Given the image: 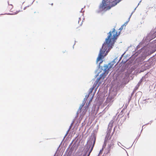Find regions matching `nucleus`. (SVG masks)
Listing matches in <instances>:
<instances>
[{
    "label": "nucleus",
    "mask_w": 156,
    "mask_h": 156,
    "mask_svg": "<svg viewBox=\"0 0 156 156\" xmlns=\"http://www.w3.org/2000/svg\"><path fill=\"white\" fill-rule=\"evenodd\" d=\"M100 79V78H99L98 77V78H96V80L95 81L94 83H96V84H97V83H98Z\"/></svg>",
    "instance_id": "4be33fe9"
},
{
    "label": "nucleus",
    "mask_w": 156,
    "mask_h": 156,
    "mask_svg": "<svg viewBox=\"0 0 156 156\" xmlns=\"http://www.w3.org/2000/svg\"><path fill=\"white\" fill-rule=\"evenodd\" d=\"M145 128V127H143V129L144 128Z\"/></svg>",
    "instance_id": "e2e57ef3"
},
{
    "label": "nucleus",
    "mask_w": 156,
    "mask_h": 156,
    "mask_svg": "<svg viewBox=\"0 0 156 156\" xmlns=\"http://www.w3.org/2000/svg\"><path fill=\"white\" fill-rule=\"evenodd\" d=\"M124 26V25H123L119 29L120 31L118 33L115 31V28H113L112 31H110L108 33V35L100 50L96 60V63L98 68H113V67L115 68H122L123 67L125 62H123V61L119 64V67L118 63H116L115 59L108 64L106 63L105 62L102 60L99 63L98 62L101 61L107 55L109 50L112 48L115 40L120 34V32L123 29Z\"/></svg>",
    "instance_id": "f257e3e1"
},
{
    "label": "nucleus",
    "mask_w": 156,
    "mask_h": 156,
    "mask_svg": "<svg viewBox=\"0 0 156 156\" xmlns=\"http://www.w3.org/2000/svg\"><path fill=\"white\" fill-rule=\"evenodd\" d=\"M90 109H89V111H88V112H89V114H90Z\"/></svg>",
    "instance_id": "6e6d98bb"
},
{
    "label": "nucleus",
    "mask_w": 156,
    "mask_h": 156,
    "mask_svg": "<svg viewBox=\"0 0 156 156\" xmlns=\"http://www.w3.org/2000/svg\"><path fill=\"white\" fill-rule=\"evenodd\" d=\"M125 110H123V109L120 112L119 114L121 115L120 118H122L123 116V114Z\"/></svg>",
    "instance_id": "a211bd4d"
},
{
    "label": "nucleus",
    "mask_w": 156,
    "mask_h": 156,
    "mask_svg": "<svg viewBox=\"0 0 156 156\" xmlns=\"http://www.w3.org/2000/svg\"><path fill=\"white\" fill-rule=\"evenodd\" d=\"M119 129H120V128H119Z\"/></svg>",
    "instance_id": "69168bd1"
},
{
    "label": "nucleus",
    "mask_w": 156,
    "mask_h": 156,
    "mask_svg": "<svg viewBox=\"0 0 156 156\" xmlns=\"http://www.w3.org/2000/svg\"><path fill=\"white\" fill-rule=\"evenodd\" d=\"M142 69V70H141L140 71V73L144 72V71L146 70L147 69Z\"/></svg>",
    "instance_id": "c756f323"
},
{
    "label": "nucleus",
    "mask_w": 156,
    "mask_h": 156,
    "mask_svg": "<svg viewBox=\"0 0 156 156\" xmlns=\"http://www.w3.org/2000/svg\"><path fill=\"white\" fill-rule=\"evenodd\" d=\"M127 24V22H126V23H125L123 25H125V26H126V24Z\"/></svg>",
    "instance_id": "de8ad7c7"
},
{
    "label": "nucleus",
    "mask_w": 156,
    "mask_h": 156,
    "mask_svg": "<svg viewBox=\"0 0 156 156\" xmlns=\"http://www.w3.org/2000/svg\"><path fill=\"white\" fill-rule=\"evenodd\" d=\"M131 100V97H130L129 98H128V102H129Z\"/></svg>",
    "instance_id": "c9c22d12"
},
{
    "label": "nucleus",
    "mask_w": 156,
    "mask_h": 156,
    "mask_svg": "<svg viewBox=\"0 0 156 156\" xmlns=\"http://www.w3.org/2000/svg\"><path fill=\"white\" fill-rule=\"evenodd\" d=\"M102 156H104V155H103Z\"/></svg>",
    "instance_id": "338daca9"
},
{
    "label": "nucleus",
    "mask_w": 156,
    "mask_h": 156,
    "mask_svg": "<svg viewBox=\"0 0 156 156\" xmlns=\"http://www.w3.org/2000/svg\"><path fill=\"white\" fill-rule=\"evenodd\" d=\"M95 78V77L94 79H92V80H93L94 81V79H95V78Z\"/></svg>",
    "instance_id": "864d4df0"
},
{
    "label": "nucleus",
    "mask_w": 156,
    "mask_h": 156,
    "mask_svg": "<svg viewBox=\"0 0 156 156\" xmlns=\"http://www.w3.org/2000/svg\"><path fill=\"white\" fill-rule=\"evenodd\" d=\"M89 103H87H87L85 105L84 107V109L82 112V113L84 115L85 114L88 110L89 109Z\"/></svg>",
    "instance_id": "0eeeda50"
},
{
    "label": "nucleus",
    "mask_w": 156,
    "mask_h": 156,
    "mask_svg": "<svg viewBox=\"0 0 156 156\" xmlns=\"http://www.w3.org/2000/svg\"><path fill=\"white\" fill-rule=\"evenodd\" d=\"M83 21L81 20L80 18H79V20L78 21V24L79 26H81L82 24Z\"/></svg>",
    "instance_id": "f3484780"
},
{
    "label": "nucleus",
    "mask_w": 156,
    "mask_h": 156,
    "mask_svg": "<svg viewBox=\"0 0 156 156\" xmlns=\"http://www.w3.org/2000/svg\"><path fill=\"white\" fill-rule=\"evenodd\" d=\"M107 142H105V141H104V144L102 146V149H104L105 148V147L106 146V145H107Z\"/></svg>",
    "instance_id": "6ab92c4d"
},
{
    "label": "nucleus",
    "mask_w": 156,
    "mask_h": 156,
    "mask_svg": "<svg viewBox=\"0 0 156 156\" xmlns=\"http://www.w3.org/2000/svg\"><path fill=\"white\" fill-rule=\"evenodd\" d=\"M126 119V117H125L124 118V119H123L122 122V123H121V122H120V123L121 124L120 126H121V125H122V123L125 121V120Z\"/></svg>",
    "instance_id": "c85d7f7f"
},
{
    "label": "nucleus",
    "mask_w": 156,
    "mask_h": 156,
    "mask_svg": "<svg viewBox=\"0 0 156 156\" xmlns=\"http://www.w3.org/2000/svg\"><path fill=\"white\" fill-rule=\"evenodd\" d=\"M151 33V34H153V35L154 37H156V29H154L153 30H152Z\"/></svg>",
    "instance_id": "4468645a"
},
{
    "label": "nucleus",
    "mask_w": 156,
    "mask_h": 156,
    "mask_svg": "<svg viewBox=\"0 0 156 156\" xmlns=\"http://www.w3.org/2000/svg\"><path fill=\"white\" fill-rule=\"evenodd\" d=\"M112 128L108 127L107 130L106 131V134L110 135L112 130Z\"/></svg>",
    "instance_id": "f8f14e48"
},
{
    "label": "nucleus",
    "mask_w": 156,
    "mask_h": 156,
    "mask_svg": "<svg viewBox=\"0 0 156 156\" xmlns=\"http://www.w3.org/2000/svg\"><path fill=\"white\" fill-rule=\"evenodd\" d=\"M135 105H136V103H135Z\"/></svg>",
    "instance_id": "680f3d73"
},
{
    "label": "nucleus",
    "mask_w": 156,
    "mask_h": 156,
    "mask_svg": "<svg viewBox=\"0 0 156 156\" xmlns=\"http://www.w3.org/2000/svg\"><path fill=\"white\" fill-rule=\"evenodd\" d=\"M110 0H103L101 4L99 6V9L101 10H109L111 7L110 6Z\"/></svg>",
    "instance_id": "20e7f679"
},
{
    "label": "nucleus",
    "mask_w": 156,
    "mask_h": 156,
    "mask_svg": "<svg viewBox=\"0 0 156 156\" xmlns=\"http://www.w3.org/2000/svg\"><path fill=\"white\" fill-rule=\"evenodd\" d=\"M13 8V6L12 5L10 4L9 5V3H8V6L7 7V9L8 10L11 11L12 8Z\"/></svg>",
    "instance_id": "dca6fc26"
},
{
    "label": "nucleus",
    "mask_w": 156,
    "mask_h": 156,
    "mask_svg": "<svg viewBox=\"0 0 156 156\" xmlns=\"http://www.w3.org/2000/svg\"><path fill=\"white\" fill-rule=\"evenodd\" d=\"M94 96V94H93L92 96V97H91V98H93V97Z\"/></svg>",
    "instance_id": "13d9d810"
},
{
    "label": "nucleus",
    "mask_w": 156,
    "mask_h": 156,
    "mask_svg": "<svg viewBox=\"0 0 156 156\" xmlns=\"http://www.w3.org/2000/svg\"><path fill=\"white\" fill-rule=\"evenodd\" d=\"M94 88V87H91L90 88L88 91L89 94H90L92 92V91L93 90Z\"/></svg>",
    "instance_id": "aec40b11"
},
{
    "label": "nucleus",
    "mask_w": 156,
    "mask_h": 156,
    "mask_svg": "<svg viewBox=\"0 0 156 156\" xmlns=\"http://www.w3.org/2000/svg\"><path fill=\"white\" fill-rule=\"evenodd\" d=\"M138 104H139V106L140 107V109H141V107L140 106V105H139V102H138Z\"/></svg>",
    "instance_id": "8fccbe9b"
},
{
    "label": "nucleus",
    "mask_w": 156,
    "mask_h": 156,
    "mask_svg": "<svg viewBox=\"0 0 156 156\" xmlns=\"http://www.w3.org/2000/svg\"><path fill=\"white\" fill-rule=\"evenodd\" d=\"M147 100V99L144 100L143 101H145V102H144V103H147L148 102L147 101H146V100Z\"/></svg>",
    "instance_id": "e433bc0d"
},
{
    "label": "nucleus",
    "mask_w": 156,
    "mask_h": 156,
    "mask_svg": "<svg viewBox=\"0 0 156 156\" xmlns=\"http://www.w3.org/2000/svg\"><path fill=\"white\" fill-rule=\"evenodd\" d=\"M114 121L112 120L109 123L108 125V127L112 128V127L113 126V123Z\"/></svg>",
    "instance_id": "ddd939ff"
},
{
    "label": "nucleus",
    "mask_w": 156,
    "mask_h": 156,
    "mask_svg": "<svg viewBox=\"0 0 156 156\" xmlns=\"http://www.w3.org/2000/svg\"><path fill=\"white\" fill-rule=\"evenodd\" d=\"M130 111H129V112L127 113V116L128 117V118L129 117V114L130 112Z\"/></svg>",
    "instance_id": "72a5a7b5"
},
{
    "label": "nucleus",
    "mask_w": 156,
    "mask_h": 156,
    "mask_svg": "<svg viewBox=\"0 0 156 156\" xmlns=\"http://www.w3.org/2000/svg\"><path fill=\"white\" fill-rule=\"evenodd\" d=\"M51 4V5H53V3H52V4Z\"/></svg>",
    "instance_id": "052dcab7"
},
{
    "label": "nucleus",
    "mask_w": 156,
    "mask_h": 156,
    "mask_svg": "<svg viewBox=\"0 0 156 156\" xmlns=\"http://www.w3.org/2000/svg\"><path fill=\"white\" fill-rule=\"evenodd\" d=\"M98 156H99V155H98Z\"/></svg>",
    "instance_id": "774afa93"
},
{
    "label": "nucleus",
    "mask_w": 156,
    "mask_h": 156,
    "mask_svg": "<svg viewBox=\"0 0 156 156\" xmlns=\"http://www.w3.org/2000/svg\"><path fill=\"white\" fill-rule=\"evenodd\" d=\"M97 84H96L95 83H94L92 87H94V88L96 86Z\"/></svg>",
    "instance_id": "473e14b6"
},
{
    "label": "nucleus",
    "mask_w": 156,
    "mask_h": 156,
    "mask_svg": "<svg viewBox=\"0 0 156 156\" xmlns=\"http://www.w3.org/2000/svg\"><path fill=\"white\" fill-rule=\"evenodd\" d=\"M120 116H121V115H119H119H118V116H117V118H116V120H117V119L119 118V117H120Z\"/></svg>",
    "instance_id": "ea45409f"
},
{
    "label": "nucleus",
    "mask_w": 156,
    "mask_h": 156,
    "mask_svg": "<svg viewBox=\"0 0 156 156\" xmlns=\"http://www.w3.org/2000/svg\"><path fill=\"white\" fill-rule=\"evenodd\" d=\"M69 129H68V130H67V131H66V134L65 135V136H64V138H63V139L62 140L61 143L62 142V141H63V140H64V139L65 138V137L67 135V134L68 133V132H69Z\"/></svg>",
    "instance_id": "393cba45"
},
{
    "label": "nucleus",
    "mask_w": 156,
    "mask_h": 156,
    "mask_svg": "<svg viewBox=\"0 0 156 156\" xmlns=\"http://www.w3.org/2000/svg\"><path fill=\"white\" fill-rule=\"evenodd\" d=\"M86 101H84V100L83 99L82 103L80 105L83 107V106L85 105Z\"/></svg>",
    "instance_id": "a878e982"
},
{
    "label": "nucleus",
    "mask_w": 156,
    "mask_h": 156,
    "mask_svg": "<svg viewBox=\"0 0 156 156\" xmlns=\"http://www.w3.org/2000/svg\"><path fill=\"white\" fill-rule=\"evenodd\" d=\"M138 87H136V88H135V89H138Z\"/></svg>",
    "instance_id": "603ef678"
},
{
    "label": "nucleus",
    "mask_w": 156,
    "mask_h": 156,
    "mask_svg": "<svg viewBox=\"0 0 156 156\" xmlns=\"http://www.w3.org/2000/svg\"><path fill=\"white\" fill-rule=\"evenodd\" d=\"M105 75L104 72H103L98 77L100 78V79H104L105 77H106V76H105Z\"/></svg>",
    "instance_id": "9b49d317"
},
{
    "label": "nucleus",
    "mask_w": 156,
    "mask_h": 156,
    "mask_svg": "<svg viewBox=\"0 0 156 156\" xmlns=\"http://www.w3.org/2000/svg\"><path fill=\"white\" fill-rule=\"evenodd\" d=\"M112 138V136H110V135L106 134L105 138V142H108L109 141L111 140Z\"/></svg>",
    "instance_id": "6e6552de"
},
{
    "label": "nucleus",
    "mask_w": 156,
    "mask_h": 156,
    "mask_svg": "<svg viewBox=\"0 0 156 156\" xmlns=\"http://www.w3.org/2000/svg\"><path fill=\"white\" fill-rule=\"evenodd\" d=\"M115 144L111 142L110 144L108 145V147H107L105 150V156L106 155L110 153V151L111 149H112L114 147Z\"/></svg>",
    "instance_id": "39448f33"
},
{
    "label": "nucleus",
    "mask_w": 156,
    "mask_h": 156,
    "mask_svg": "<svg viewBox=\"0 0 156 156\" xmlns=\"http://www.w3.org/2000/svg\"><path fill=\"white\" fill-rule=\"evenodd\" d=\"M103 150V149H101L100 150L99 153L98 154V155H99L100 154H102V150Z\"/></svg>",
    "instance_id": "2f4dec72"
},
{
    "label": "nucleus",
    "mask_w": 156,
    "mask_h": 156,
    "mask_svg": "<svg viewBox=\"0 0 156 156\" xmlns=\"http://www.w3.org/2000/svg\"><path fill=\"white\" fill-rule=\"evenodd\" d=\"M116 126H115L114 128V129H113V131L114 132V131L115 130V128H116Z\"/></svg>",
    "instance_id": "49530a36"
},
{
    "label": "nucleus",
    "mask_w": 156,
    "mask_h": 156,
    "mask_svg": "<svg viewBox=\"0 0 156 156\" xmlns=\"http://www.w3.org/2000/svg\"><path fill=\"white\" fill-rule=\"evenodd\" d=\"M118 145L119 146H120V145H119V144L122 145L121 144L120 142H118Z\"/></svg>",
    "instance_id": "79ce46f5"
},
{
    "label": "nucleus",
    "mask_w": 156,
    "mask_h": 156,
    "mask_svg": "<svg viewBox=\"0 0 156 156\" xmlns=\"http://www.w3.org/2000/svg\"><path fill=\"white\" fill-rule=\"evenodd\" d=\"M71 126H70L69 127V130L71 128Z\"/></svg>",
    "instance_id": "3c124183"
},
{
    "label": "nucleus",
    "mask_w": 156,
    "mask_h": 156,
    "mask_svg": "<svg viewBox=\"0 0 156 156\" xmlns=\"http://www.w3.org/2000/svg\"><path fill=\"white\" fill-rule=\"evenodd\" d=\"M128 104L127 103H126L125 104V106L124 108H123V110H125V109H126L128 106Z\"/></svg>",
    "instance_id": "bb28decb"
},
{
    "label": "nucleus",
    "mask_w": 156,
    "mask_h": 156,
    "mask_svg": "<svg viewBox=\"0 0 156 156\" xmlns=\"http://www.w3.org/2000/svg\"><path fill=\"white\" fill-rule=\"evenodd\" d=\"M149 123H146V124L143 125L142 126V129L141 130L140 133V134H141V133H142V130H143V127H144L145 125H147L149 124Z\"/></svg>",
    "instance_id": "cd10ccee"
},
{
    "label": "nucleus",
    "mask_w": 156,
    "mask_h": 156,
    "mask_svg": "<svg viewBox=\"0 0 156 156\" xmlns=\"http://www.w3.org/2000/svg\"><path fill=\"white\" fill-rule=\"evenodd\" d=\"M153 71V69H151V70L147 73L145 74V75L142 76V78L140 79V80H141V83L142 84V82L143 81H145L146 80V79L149 76V74H151V73Z\"/></svg>",
    "instance_id": "423d86ee"
},
{
    "label": "nucleus",
    "mask_w": 156,
    "mask_h": 156,
    "mask_svg": "<svg viewBox=\"0 0 156 156\" xmlns=\"http://www.w3.org/2000/svg\"><path fill=\"white\" fill-rule=\"evenodd\" d=\"M145 67H146L151 68V65H149L148 67H147V66H146V64H145Z\"/></svg>",
    "instance_id": "f704fd0d"
},
{
    "label": "nucleus",
    "mask_w": 156,
    "mask_h": 156,
    "mask_svg": "<svg viewBox=\"0 0 156 156\" xmlns=\"http://www.w3.org/2000/svg\"><path fill=\"white\" fill-rule=\"evenodd\" d=\"M116 141V138H115V137H113L112 139V140L111 142L113 144H115V142Z\"/></svg>",
    "instance_id": "412c9836"
},
{
    "label": "nucleus",
    "mask_w": 156,
    "mask_h": 156,
    "mask_svg": "<svg viewBox=\"0 0 156 156\" xmlns=\"http://www.w3.org/2000/svg\"><path fill=\"white\" fill-rule=\"evenodd\" d=\"M153 121V120H151L149 123V124H151V123Z\"/></svg>",
    "instance_id": "37998d69"
},
{
    "label": "nucleus",
    "mask_w": 156,
    "mask_h": 156,
    "mask_svg": "<svg viewBox=\"0 0 156 156\" xmlns=\"http://www.w3.org/2000/svg\"><path fill=\"white\" fill-rule=\"evenodd\" d=\"M116 115H117V114H116V115L115 116H113V119H115V118L116 117Z\"/></svg>",
    "instance_id": "58836bf2"
},
{
    "label": "nucleus",
    "mask_w": 156,
    "mask_h": 156,
    "mask_svg": "<svg viewBox=\"0 0 156 156\" xmlns=\"http://www.w3.org/2000/svg\"><path fill=\"white\" fill-rule=\"evenodd\" d=\"M136 69H96L95 71V73L99 71L98 73L94 76L96 78L99 76V74L102 70L105 73V76H106L108 74L110 71H115L114 73L115 74V77L118 83L121 84L125 81V79L127 77L128 75L129 74L127 73V71L129 69L130 71V73H131L133 71H134Z\"/></svg>",
    "instance_id": "f03ea898"
},
{
    "label": "nucleus",
    "mask_w": 156,
    "mask_h": 156,
    "mask_svg": "<svg viewBox=\"0 0 156 156\" xmlns=\"http://www.w3.org/2000/svg\"><path fill=\"white\" fill-rule=\"evenodd\" d=\"M141 80H140V81H139V82H138V83L137 85H136V86L135 87V88H136V87H139V86L142 84L141 83Z\"/></svg>",
    "instance_id": "5701e85b"
},
{
    "label": "nucleus",
    "mask_w": 156,
    "mask_h": 156,
    "mask_svg": "<svg viewBox=\"0 0 156 156\" xmlns=\"http://www.w3.org/2000/svg\"><path fill=\"white\" fill-rule=\"evenodd\" d=\"M113 133H114V131H113V132L111 133V135H110V136H112L113 135Z\"/></svg>",
    "instance_id": "c03bdc74"
},
{
    "label": "nucleus",
    "mask_w": 156,
    "mask_h": 156,
    "mask_svg": "<svg viewBox=\"0 0 156 156\" xmlns=\"http://www.w3.org/2000/svg\"><path fill=\"white\" fill-rule=\"evenodd\" d=\"M121 58H122V57H121L120 58V59L119 60L121 59Z\"/></svg>",
    "instance_id": "0e129e2a"
},
{
    "label": "nucleus",
    "mask_w": 156,
    "mask_h": 156,
    "mask_svg": "<svg viewBox=\"0 0 156 156\" xmlns=\"http://www.w3.org/2000/svg\"><path fill=\"white\" fill-rule=\"evenodd\" d=\"M142 93L141 92L138 91L136 94L135 96H136V97L137 96H138V98H139L138 101H139L140 98V97L142 96Z\"/></svg>",
    "instance_id": "1a4fd4ad"
},
{
    "label": "nucleus",
    "mask_w": 156,
    "mask_h": 156,
    "mask_svg": "<svg viewBox=\"0 0 156 156\" xmlns=\"http://www.w3.org/2000/svg\"><path fill=\"white\" fill-rule=\"evenodd\" d=\"M125 150V151H126V152L127 153L126 151Z\"/></svg>",
    "instance_id": "bf43d9fd"
},
{
    "label": "nucleus",
    "mask_w": 156,
    "mask_h": 156,
    "mask_svg": "<svg viewBox=\"0 0 156 156\" xmlns=\"http://www.w3.org/2000/svg\"><path fill=\"white\" fill-rule=\"evenodd\" d=\"M59 146L57 148V150H58V148H59Z\"/></svg>",
    "instance_id": "5fc2aeb1"
},
{
    "label": "nucleus",
    "mask_w": 156,
    "mask_h": 156,
    "mask_svg": "<svg viewBox=\"0 0 156 156\" xmlns=\"http://www.w3.org/2000/svg\"><path fill=\"white\" fill-rule=\"evenodd\" d=\"M96 135L94 133H92L90 137V140L83 147L81 152L77 154L76 156H89L92 151L96 141Z\"/></svg>",
    "instance_id": "7ed1b4c3"
},
{
    "label": "nucleus",
    "mask_w": 156,
    "mask_h": 156,
    "mask_svg": "<svg viewBox=\"0 0 156 156\" xmlns=\"http://www.w3.org/2000/svg\"><path fill=\"white\" fill-rule=\"evenodd\" d=\"M140 134L139 135H138V136H137L136 137V139H135V140L134 141L133 143V144H132V145H131L130 147H129V148H126V149H129V148H131L132 147V146H133V144H134V142H135V140H136V141H137V140H138V139L139 138V137H140Z\"/></svg>",
    "instance_id": "2eb2a0df"
},
{
    "label": "nucleus",
    "mask_w": 156,
    "mask_h": 156,
    "mask_svg": "<svg viewBox=\"0 0 156 156\" xmlns=\"http://www.w3.org/2000/svg\"><path fill=\"white\" fill-rule=\"evenodd\" d=\"M89 94H89L88 93V94H87V95H86L85 96V98L83 99L84 101H86L87 100V98L88 97L89 95Z\"/></svg>",
    "instance_id": "b1692460"
},
{
    "label": "nucleus",
    "mask_w": 156,
    "mask_h": 156,
    "mask_svg": "<svg viewBox=\"0 0 156 156\" xmlns=\"http://www.w3.org/2000/svg\"><path fill=\"white\" fill-rule=\"evenodd\" d=\"M94 96V94H93L92 96V97H91V98H93V97Z\"/></svg>",
    "instance_id": "4d7b16f0"
},
{
    "label": "nucleus",
    "mask_w": 156,
    "mask_h": 156,
    "mask_svg": "<svg viewBox=\"0 0 156 156\" xmlns=\"http://www.w3.org/2000/svg\"><path fill=\"white\" fill-rule=\"evenodd\" d=\"M74 119H73V120L72 121V123H71L70 125V126H72V124L73 123V122H74Z\"/></svg>",
    "instance_id": "a19ab883"
},
{
    "label": "nucleus",
    "mask_w": 156,
    "mask_h": 156,
    "mask_svg": "<svg viewBox=\"0 0 156 156\" xmlns=\"http://www.w3.org/2000/svg\"><path fill=\"white\" fill-rule=\"evenodd\" d=\"M147 65H148V64H149V62H147Z\"/></svg>",
    "instance_id": "09e8293b"
},
{
    "label": "nucleus",
    "mask_w": 156,
    "mask_h": 156,
    "mask_svg": "<svg viewBox=\"0 0 156 156\" xmlns=\"http://www.w3.org/2000/svg\"><path fill=\"white\" fill-rule=\"evenodd\" d=\"M116 126H115L114 128V129H113V131L114 132V131L115 130V128H116Z\"/></svg>",
    "instance_id": "a18cd8bd"
},
{
    "label": "nucleus",
    "mask_w": 156,
    "mask_h": 156,
    "mask_svg": "<svg viewBox=\"0 0 156 156\" xmlns=\"http://www.w3.org/2000/svg\"><path fill=\"white\" fill-rule=\"evenodd\" d=\"M82 106H81V105H80L79 108V109L76 112V115L75 117V118L77 117L78 114L80 112H81L82 111Z\"/></svg>",
    "instance_id": "9d476101"
},
{
    "label": "nucleus",
    "mask_w": 156,
    "mask_h": 156,
    "mask_svg": "<svg viewBox=\"0 0 156 156\" xmlns=\"http://www.w3.org/2000/svg\"><path fill=\"white\" fill-rule=\"evenodd\" d=\"M92 98H90V100H89V101L87 103H89V105L90 104V102L92 100Z\"/></svg>",
    "instance_id": "7c9ffc66"
},
{
    "label": "nucleus",
    "mask_w": 156,
    "mask_h": 156,
    "mask_svg": "<svg viewBox=\"0 0 156 156\" xmlns=\"http://www.w3.org/2000/svg\"><path fill=\"white\" fill-rule=\"evenodd\" d=\"M134 92H133V91L131 93V96L130 97H131L133 95H134Z\"/></svg>",
    "instance_id": "4c0bfd02"
}]
</instances>
